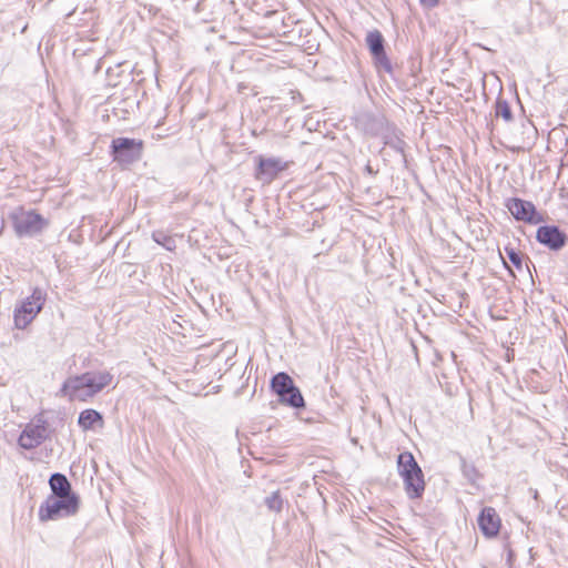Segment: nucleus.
<instances>
[{"mask_svg": "<svg viewBox=\"0 0 568 568\" xmlns=\"http://www.w3.org/2000/svg\"><path fill=\"white\" fill-rule=\"evenodd\" d=\"M113 382L114 377L109 371H90L69 377L63 383L61 392L71 400L87 402L112 386Z\"/></svg>", "mask_w": 568, "mask_h": 568, "instance_id": "obj_1", "label": "nucleus"}, {"mask_svg": "<svg viewBox=\"0 0 568 568\" xmlns=\"http://www.w3.org/2000/svg\"><path fill=\"white\" fill-rule=\"evenodd\" d=\"M397 468L407 496L412 499L422 497L426 486L424 474L410 452L398 455Z\"/></svg>", "mask_w": 568, "mask_h": 568, "instance_id": "obj_2", "label": "nucleus"}, {"mask_svg": "<svg viewBox=\"0 0 568 568\" xmlns=\"http://www.w3.org/2000/svg\"><path fill=\"white\" fill-rule=\"evenodd\" d=\"M47 294L42 288H33L30 296L23 298L13 311V324L18 329L28 328L42 311Z\"/></svg>", "mask_w": 568, "mask_h": 568, "instance_id": "obj_3", "label": "nucleus"}, {"mask_svg": "<svg viewBox=\"0 0 568 568\" xmlns=\"http://www.w3.org/2000/svg\"><path fill=\"white\" fill-rule=\"evenodd\" d=\"M11 222L14 232L19 236H32L41 233L49 225V221L36 210L18 207L11 214Z\"/></svg>", "mask_w": 568, "mask_h": 568, "instance_id": "obj_4", "label": "nucleus"}, {"mask_svg": "<svg viewBox=\"0 0 568 568\" xmlns=\"http://www.w3.org/2000/svg\"><path fill=\"white\" fill-rule=\"evenodd\" d=\"M79 509L78 497H57L52 496L45 499V501L39 508V519L41 521H48L57 519L61 516L75 515Z\"/></svg>", "mask_w": 568, "mask_h": 568, "instance_id": "obj_5", "label": "nucleus"}, {"mask_svg": "<svg viewBox=\"0 0 568 568\" xmlns=\"http://www.w3.org/2000/svg\"><path fill=\"white\" fill-rule=\"evenodd\" d=\"M271 388L282 403L294 408L304 407V398L288 374L277 373L271 381Z\"/></svg>", "mask_w": 568, "mask_h": 568, "instance_id": "obj_6", "label": "nucleus"}, {"mask_svg": "<svg viewBox=\"0 0 568 568\" xmlns=\"http://www.w3.org/2000/svg\"><path fill=\"white\" fill-rule=\"evenodd\" d=\"M288 166L290 162L282 161L278 158L258 156L256 159L255 179L265 184H271Z\"/></svg>", "mask_w": 568, "mask_h": 568, "instance_id": "obj_7", "label": "nucleus"}, {"mask_svg": "<svg viewBox=\"0 0 568 568\" xmlns=\"http://www.w3.org/2000/svg\"><path fill=\"white\" fill-rule=\"evenodd\" d=\"M144 143L142 140L128 138L114 139L111 143V150L114 161L125 162L140 158Z\"/></svg>", "mask_w": 568, "mask_h": 568, "instance_id": "obj_8", "label": "nucleus"}, {"mask_svg": "<svg viewBox=\"0 0 568 568\" xmlns=\"http://www.w3.org/2000/svg\"><path fill=\"white\" fill-rule=\"evenodd\" d=\"M506 206L517 221H523L529 224H539L544 221L542 215L529 201L513 197L507 202Z\"/></svg>", "mask_w": 568, "mask_h": 568, "instance_id": "obj_9", "label": "nucleus"}, {"mask_svg": "<svg viewBox=\"0 0 568 568\" xmlns=\"http://www.w3.org/2000/svg\"><path fill=\"white\" fill-rule=\"evenodd\" d=\"M478 527L486 538H495L501 529V518L494 507L487 506L481 509L477 518Z\"/></svg>", "mask_w": 568, "mask_h": 568, "instance_id": "obj_10", "label": "nucleus"}, {"mask_svg": "<svg viewBox=\"0 0 568 568\" xmlns=\"http://www.w3.org/2000/svg\"><path fill=\"white\" fill-rule=\"evenodd\" d=\"M47 437L44 423L28 424L19 436L18 443L24 449H33L42 444Z\"/></svg>", "mask_w": 568, "mask_h": 568, "instance_id": "obj_11", "label": "nucleus"}, {"mask_svg": "<svg viewBox=\"0 0 568 568\" xmlns=\"http://www.w3.org/2000/svg\"><path fill=\"white\" fill-rule=\"evenodd\" d=\"M537 240L551 250H559L565 245L567 236L557 226L546 225L537 230Z\"/></svg>", "mask_w": 568, "mask_h": 568, "instance_id": "obj_12", "label": "nucleus"}, {"mask_svg": "<svg viewBox=\"0 0 568 568\" xmlns=\"http://www.w3.org/2000/svg\"><path fill=\"white\" fill-rule=\"evenodd\" d=\"M366 43L372 55L381 63H387L388 59L384 49V38L378 30L367 33Z\"/></svg>", "mask_w": 568, "mask_h": 568, "instance_id": "obj_13", "label": "nucleus"}, {"mask_svg": "<svg viewBox=\"0 0 568 568\" xmlns=\"http://www.w3.org/2000/svg\"><path fill=\"white\" fill-rule=\"evenodd\" d=\"M50 488L57 497H78L72 493L71 484L62 474H53L49 480Z\"/></svg>", "mask_w": 568, "mask_h": 568, "instance_id": "obj_14", "label": "nucleus"}, {"mask_svg": "<svg viewBox=\"0 0 568 568\" xmlns=\"http://www.w3.org/2000/svg\"><path fill=\"white\" fill-rule=\"evenodd\" d=\"M78 424L83 430H90L94 426L103 427L104 420L98 410L88 408L80 413Z\"/></svg>", "mask_w": 568, "mask_h": 568, "instance_id": "obj_15", "label": "nucleus"}, {"mask_svg": "<svg viewBox=\"0 0 568 568\" xmlns=\"http://www.w3.org/2000/svg\"><path fill=\"white\" fill-rule=\"evenodd\" d=\"M505 253L507 258L510 262V265L504 260L506 267L513 273V267L517 271H521L524 267V256L520 252H517L515 248L506 246Z\"/></svg>", "mask_w": 568, "mask_h": 568, "instance_id": "obj_16", "label": "nucleus"}, {"mask_svg": "<svg viewBox=\"0 0 568 568\" xmlns=\"http://www.w3.org/2000/svg\"><path fill=\"white\" fill-rule=\"evenodd\" d=\"M496 116H500L507 122L513 119V114H511L510 108L507 102H505V101L497 102Z\"/></svg>", "mask_w": 568, "mask_h": 568, "instance_id": "obj_17", "label": "nucleus"}, {"mask_svg": "<svg viewBox=\"0 0 568 568\" xmlns=\"http://www.w3.org/2000/svg\"><path fill=\"white\" fill-rule=\"evenodd\" d=\"M266 504L270 509L274 511H281L283 506V500L278 491L273 493L267 499Z\"/></svg>", "mask_w": 568, "mask_h": 568, "instance_id": "obj_18", "label": "nucleus"}, {"mask_svg": "<svg viewBox=\"0 0 568 568\" xmlns=\"http://www.w3.org/2000/svg\"><path fill=\"white\" fill-rule=\"evenodd\" d=\"M419 4L427 9H433L437 7L440 0H418Z\"/></svg>", "mask_w": 568, "mask_h": 568, "instance_id": "obj_19", "label": "nucleus"}]
</instances>
